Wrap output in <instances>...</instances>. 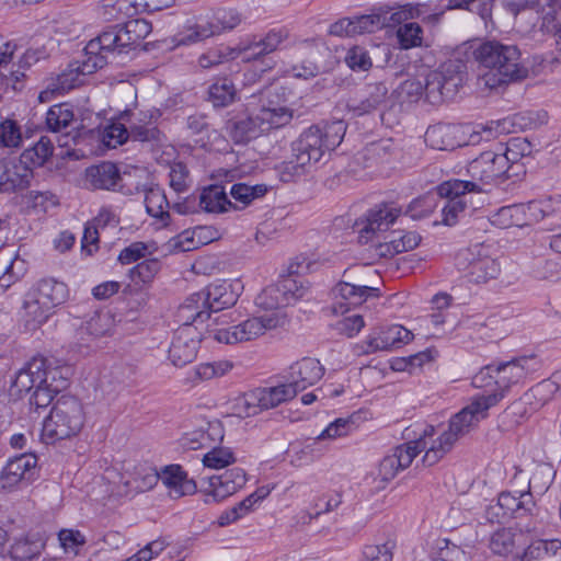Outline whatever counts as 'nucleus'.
Segmentation results:
<instances>
[{"instance_id":"8fccbe9b","label":"nucleus","mask_w":561,"mask_h":561,"mask_svg":"<svg viewBox=\"0 0 561 561\" xmlns=\"http://www.w3.org/2000/svg\"><path fill=\"white\" fill-rule=\"evenodd\" d=\"M181 237L187 243L183 250L191 251L217 240L218 230L211 226H197L192 231H184Z\"/></svg>"},{"instance_id":"49530a36","label":"nucleus","mask_w":561,"mask_h":561,"mask_svg":"<svg viewBox=\"0 0 561 561\" xmlns=\"http://www.w3.org/2000/svg\"><path fill=\"white\" fill-rule=\"evenodd\" d=\"M239 49L240 45L236 48H230L224 45L210 48L201 55L198 58V64L202 68L208 69L238 57L243 59V54L239 53Z\"/></svg>"},{"instance_id":"052dcab7","label":"nucleus","mask_w":561,"mask_h":561,"mask_svg":"<svg viewBox=\"0 0 561 561\" xmlns=\"http://www.w3.org/2000/svg\"><path fill=\"white\" fill-rule=\"evenodd\" d=\"M159 270L160 262L157 259L145 260L129 270V277L135 284L147 285L153 280Z\"/></svg>"},{"instance_id":"79ce46f5","label":"nucleus","mask_w":561,"mask_h":561,"mask_svg":"<svg viewBox=\"0 0 561 561\" xmlns=\"http://www.w3.org/2000/svg\"><path fill=\"white\" fill-rule=\"evenodd\" d=\"M234 367L233 362L228 359H218L196 365L193 369L192 381L194 383L220 378L230 373Z\"/></svg>"},{"instance_id":"6e6d98bb","label":"nucleus","mask_w":561,"mask_h":561,"mask_svg":"<svg viewBox=\"0 0 561 561\" xmlns=\"http://www.w3.org/2000/svg\"><path fill=\"white\" fill-rule=\"evenodd\" d=\"M421 242V236L415 231L392 232L387 241L388 251L401 253L415 249Z\"/></svg>"},{"instance_id":"20e7f679","label":"nucleus","mask_w":561,"mask_h":561,"mask_svg":"<svg viewBox=\"0 0 561 561\" xmlns=\"http://www.w3.org/2000/svg\"><path fill=\"white\" fill-rule=\"evenodd\" d=\"M293 117L291 108L267 100L250 114L230 118L226 129L236 144H247L265 133L285 127Z\"/></svg>"},{"instance_id":"58836bf2","label":"nucleus","mask_w":561,"mask_h":561,"mask_svg":"<svg viewBox=\"0 0 561 561\" xmlns=\"http://www.w3.org/2000/svg\"><path fill=\"white\" fill-rule=\"evenodd\" d=\"M218 35L211 19H199L192 25H187L183 33L175 36L176 45H191Z\"/></svg>"},{"instance_id":"a19ab883","label":"nucleus","mask_w":561,"mask_h":561,"mask_svg":"<svg viewBox=\"0 0 561 561\" xmlns=\"http://www.w3.org/2000/svg\"><path fill=\"white\" fill-rule=\"evenodd\" d=\"M54 153V144L47 136H42L39 140L32 147L25 149L20 159L25 165H30L32 170L44 165Z\"/></svg>"},{"instance_id":"bb28decb","label":"nucleus","mask_w":561,"mask_h":561,"mask_svg":"<svg viewBox=\"0 0 561 561\" xmlns=\"http://www.w3.org/2000/svg\"><path fill=\"white\" fill-rule=\"evenodd\" d=\"M245 482V471L242 468H232L209 478V495L216 502L222 501L242 489Z\"/></svg>"},{"instance_id":"423d86ee","label":"nucleus","mask_w":561,"mask_h":561,"mask_svg":"<svg viewBox=\"0 0 561 561\" xmlns=\"http://www.w3.org/2000/svg\"><path fill=\"white\" fill-rule=\"evenodd\" d=\"M346 124L343 121L324 122L305 129L291 144V152L300 164H314L333 151L343 140Z\"/></svg>"},{"instance_id":"5701e85b","label":"nucleus","mask_w":561,"mask_h":561,"mask_svg":"<svg viewBox=\"0 0 561 561\" xmlns=\"http://www.w3.org/2000/svg\"><path fill=\"white\" fill-rule=\"evenodd\" d=\"M34 176L30 165L19 158L0 159V193L13 194L30 187Z\"/></svg>"},{"instance_id":"9d476101","label":"nucleus","mask_w":561,"mask_h":561,"mask_svg":"<svg viewBox=\"0 0 561 561\" xmlns=\"http://www.w3.org/2000/svg\"><path fill=\"white\" fill-rule=\"evenodd\" d=\"M523 141L518 138L512 139L504 151H484L479 157L469 162L467 172L470 180L466 182H474L480 188V183L490 184L503 176H510L508 171L519 160L523 153L516 151Z\"/></svg>"},{"instance_id":"a18cd8bd","label":"nucleus","mask_w":561,"mask_h":561,"mask_svg":"<svg viewBox=\"0 0 561 561\" xmlns=\"http://www.w3.org/2000/svg\"><path fill=\"white\" fill-rule=\"evenodd\" d=\"M102 10V15L107 21L124 20L140 12L137 0H103Z\"/></svg>"},{"instance_id":"0eeeda50","label":"nucleus","mask_w":561,"mask_h":561,"mask_svg":"<svg viewBox=\"0 0 561 561\" xmlns=\"http://www.w3.org/2000/svg\"><path fill=\"white\" fill-rule=\"evenodd\" d=\"M239 297V285L228 280L209 284L190 295L179 309V318L203 323L211 312L233 306Z\"/></svg>"},{"instance_id":"2eb2a0df","label":"nucleus","mask_w":561,"mask_h":561,"mask_svg":"<svg viewBox=\"0 0 561 561\" xmlns=\"http://www.w3.org/2000/svg\"><path fill=\"white\" fill-rule=\"evenodd\" d=\"M308 294V286L288 275L280 278L277 283L265 287L255 297V305L264 310H275L295 304L306 298Z\"/></svg>"},{"instance_id":"c9c22d12","label":"nucleus","mask_w":561,"mask_h":561,"mask_svg":"<svg viewBox=\"0 0 561 561\" xmlns=\"http://www.w3.org/2000/svg\"><path fill=\"white\" fill-rule=\"evenodd\" d=\"M199 207L206 213L221 214L237 207L229 201L227 193L221 185H209L204 187L199 194Z\"/></svg>"},{"instance_id":"5fc2aeb1","label":"nucleus","mask_w":561,"mask_h":561,"mask_svg":"<svg viewBox=\"0 0 561 561\" xmlns=\"http://www.w3.org/2000/svg\"><path fill=\"white\" fill-rule=\"evenodd\" d=\"M394 549L396 541L390 539L381 543L365 545L359 561H392Z\"/></svg>"},{"instance_id":"4468645a","label":"nucleus","mask_w":561,"mask_h":561,"mask_svg":"<svg viewBox=\"0 0 561 561\" xmlns=\"http://www.w3.org/2000/svg\"><path fill=\"white\" fill-rule=\"evenodd\" d=\"M357 270H363V267L358 266L345 270L343 273L344 279L340 280L332 288V310L334 313L343 314L351 308L364 304L368 297L378 295V288L357 282Z\"/></svg>"},{"instance_id":"f257e3e1","label":"nucleus","mask_w":561,"mask_h":561,"mask_svg":"<svg viewBox=\"0 0 561 561\" xmlns=\"http://www.w3.org/2000/svg\"><path fill=\"white\" fill-rule=\"evenodd\" d=\"M541 366V360L535 354L517 356L511 360L482 367L472 377V386L485 390V393L480 396L486 402L485 405L492 408L514 387L524 386Z\"/></svg>"},{"instance_id":"0e129e2a","label":"nucleus","mask_w":561,"mask_h":561,"mask_svg":"<svg viewBox=\"0 0 561 561\" xmlns=\"http://www.w3.org/2000/svg\"><path fill=\"white\" fill-rule=\"evenodd\" d=\"M342 503V493L339 491L328 492L314 500L313 508L309 515L311 518L329 513L337 508Z\"/></svg>"},{"instance_id":"a878e982","label":"nucleus","mask_w":561,"mask_h":561,"mask_svg":"<svg viewBox=\"0 0 561 561\" xmlns=\"http://www.w3.org/2000/svg\"><path fill=\"white\" fill-rule=\"evenodd\" d=\"M289 37V31L286 27L270 30L264 37H253L249 44H241L239 53L243 54L244 61L256 60L261 56H265L275 51L283 42Z\"/></svg>"},{"instance_id":"7ed1b4c3","label":"nucleus","mask_w":561,"mask_h":561,"mask_svg":"<svg viewBox=\"0 0 561 561\" xmlns=\"http://www.w3.org/2000/svg\"><path fill=\"white\" fill-rule=\"evenodd\" d=\"M473 56L485 69L479 76V83L490 90L503 88L528 76L517 45L496 39L484 41L474 49Z\"/></svg>"},{"instance_id":"c85d7f7f","label":"nucleus","mask_w":561,"mask_h":561,"mask_svg":"<svg viewBox=\"0 0 561 561\" xmlns=\"http://www.w3.org/2000/svg\"><path fill=\"white\" fill-rule=\"evenodd\" d=\"M387 94L388 88L385 83H369L360 91L358 98L350 101L348 108L358 116L368 114L386 101Z\"/></svg>"},{"instance_id":"f3484780","label":"nucleus","mask_w":561,"mask_h":561,"mask_svg":"<svg viewBox=\"0 0 561 561\" xmlns=\"http://www.w3.org/2000/svg\"><path fill=\"white\" fill-rule=\"evenodd\" d=\"M277 322L273 316L253 317L237 325L211 330L209 334L218 343L237 344L259 337L266 330L275 328Z\"/></svg>"},{"instance_id":"a211bd4d","label":"nucleus","mask_w":561,"mask_h":561,"mask_svg":"<svg viewBox=\"0 0 561 561\" xmlns=\"http://www.w3.org/2000/svg\"><path fill=\"white\" fill-rule=\"evenodd\" d=\"M183 324L174 332L169 347L168 358L175 367H184L192 363L201 343V334L192 320L182 319Z\"/></svg>"},{"instance_id":"774afa93","label":"nucleus","mask_w":561,"mask_h":561,"mask_svg":"<svg viewBox=\"0 0 561 561\" xmlns=\"http://www.w3.org/2000/svg\"><path fill=\"white\" fill-rule=\"evenodd\" d=\"M299 156H291V159L279 165V176L283 182H291L302 176L310 164H300Z\"/></svg>"},{"instance_id":"4c0bfd02","label":"nucleus","mask_w":561,"mask_h":561,"mask_svg":"<svg viewBox=\"0 0 561 561\" xmlns=\"http://www.w3.org/2000/svg\"><path fill=\"white\" fill-rule=\"evenodd\" d=\"M561 549V540H535L525 549L513 554V561H538L556 556Z\"/></svg>"},{"instance_id":"393cba45","label":"nucleus","mask_w":561,"mask_h":561,"mask_svg":"<svg viewBox=\"0 0 561 561\" xmlns=\"http://www.w3.org/2000/svg\"><path fill=\"white\" fill-rule=\"evenodd\" d=\"M324 367L319 359L304 357L289 367V383L294 386L296 393L316 385L324 375Z\"/></svg>"},{"instance_id":"f8f14e48","label":"nucleus","mask_w":561,"mask_h":561,"mask_svg":"<svg viewBox=\"0 0 561 561\" xmlns=\"http://www.w3.org/2000/svg\"><path fill=\"white\" fill-rule=\"evenodd\" d=\"M493 248L485 243H474L460 249L455 256V265L466 273L469 282L486 283L500 274V264L492 254Z\"/></svg>"},{"instance_id":"412c9836","label":"nucleus","mask_w":561,"mask_h":561,"mask_svg":"<svg viewBox=\"0 0 561 561\" xmlns=\"http://www.w3.org/2000/svg\"><path fill=\"white\" fill-rule=\"evenodd\" d=\"M115 327L114 314L106 309H100L89 314L76 331V339L80 348L91 350L101 337L113 333Z\"/></svg>"},{"instance_id":"4be33fe9","label":"nucleus","mask_w":561,"mask_h":561,"mask_svg":"<svg viewBox=\"0 0 561 561\" xmlns=\"http://www.w3.org/2000/svg\"><path fill=\"white\" fill-rule=\"evenodd\" d=\"M37 474V457L34 454H21L10 458L2 468L0 486L12 490L21 484H30Z\"/></svg>"},{"instance_id":"bf43d9fd","label":"nucleus","mask_w":561,"mask_h":561,"mask_svg":"<svg viewBox=\"0 0 561 561\" xmlns=\"http://www.w3.org/2000/svg\"><path fill=\"white\" fill-rule=\"evenodd\" d=\"M356 35L375 33L385 27V18L379 9H374L369 14L353 16Z\"/></svg>"},{"instance_id":"e2e57ef3","label":"nucleus","mask_w":561,"mask_h":561,"mask_svg":"<svg viewBox=\"0 0 561 561\" xmlns=\"http://www.w3.org/2000/svg\"><path fill=\"white\" fill-rule=\"evenodd\" d=\"M344 61L353 71L357 72L368 71L373 66V61L367 49L358 45L353 46L347 50Z\"/></svg>"},{"instance_id":"9b49d317","label":"nucleus","mask_w":561,"mask_h":561,"mask_svg":"<svg viewBox=\"0 0 561 561\" xmlns=\"http://www.w3.org/2000/svg\"><path fill=\"white\" fill-rule=\"evenodd\" d=\"M69 296L68 286L64 282L47 277L39 279L31 289L24 301V310L28 320L36 324L44 323L51 310L62 305Z\"/></svg>"},{"instance_id":"dca6fc26","label":"nucleus","mask_w":561,"mask_h":561,"mask_svg":"<svg viewBox=\"0 0 561 561\" xmlns=\"http://www.w3.org/2000/svg\"><path fill=\"white\" fill-rule=\"evenodd\" d=\"M439 203L445 199L442 207V222L446 226H454L458 217L467 207L466 194L481 192L474 182L453 179L443 182L437 186Z\"/></svg>"},{"instance_id":"e433bc0d","label":"nucleus","mask_w":561,"mask_h":561,"mask_svg":"<svg viewBox=\"0 0 561 561\" xmlns=\"http://www.w3.org/2000/svg\"><path fill=\"white\" fill-rule=\"evenodd\" d=\"M133 117L128 129L129 138L142 142L160 141L161 131L152 119L153 114L140 112L137 116L134 114Z\"/></svg>"},{"instance_id":"cd10ccee","label":"nucleus","mask_w":561,"mask_h":561,"mask_svg":"<svg viewBox=\"0 0 561 561\" xmlns=\"http://www.w3.org/2000/svg\"><path fill=\"white\" fill-rule=\"evenodd\" d=\"M145 206L148 215L159 219L163 225H168V220L170 219L169 209L171 208V205L164 191L160 186H151L146 191ZM172 208L179 214H186L190 210L186 204L182 203H174Z\"/></svg>"},{"instance_id":"aec40b11","label":"nucleus","mask_w":561,"mask_h":561,"mask_svg":"<svg viewBox=\"0 0 561 561\" xmlns=\"http://www.w3.org/2000/svg\"><path fill=\"white\" fill-rule=\"evenodd\" d=\"M412 337L411 331L399 324L379 328L374 330L360 345L356 346L357 354H373L399 348L409 343Z\"/></svg>"},{"instance_id":"603ef678","label":"nucleus","mask_w":561,"mask_h":561,"mask_svg":"<svg viewBox=\"0 0 561 561\" xmlns=\"http://www.w3.org/2000/svg\"><path fill=\"white\" fill-rule=\"evenodd\" d=\"M396 36L401 49H411L423 45V28L416 22H408L400 25Z\"/></svg>"},{"instance_id":"2f4dec72","label":"nucleus","mask_w":561,"mask_h":561,"mask_svg":"<svg viewBox=\"0 0 561 561\" xmlns=\"http://www.w3.org/2000/svg\"><path fill=\"white\" fill-rule=\"evenodd\" d=\"M119 180V170L113 162L104 161L85 170V183L93 190H112Z\"/></svg>"},{"instance_id":"ddd939ff","label":"nucleus","mask_w":561,"mask_h":561,"mask_svg":"<svg viewBox=\"0 0 561 561\" xmlns=\"http://www.w3.org/2000/svg\"><path fill=\"white\" fill-rule=\"evenodd\" d=\"M435 434L433 425H425L420 437L401 444L380 461L379 474L383 481H390L396 474L407 469L413 459L423 450H427Z\"/></svg>"},{"instance_id":"13d9d810","label":"nucleus","mask_w":561,"mask_h":561,"mask_svg":"<svg viewBox=\"0 0 561 561\" xmlns=\"http://www.w3.org/2000/svg\"><path fill=\"white\" fill-rule=\"evenodd\" d=\"M22 144L20 124L11 118L0 122V148H18Z\"/></svg>"},{"instance_id":"f03ea898","label":"nucleus","mask_w":561,"mask_h":561,"mask_svg":"<svg viewBox=\"0 0 561 561\" xmlns=\"http://www.w3.org/2000/svg\"><path fill=\"white\" fill-rule=\"evenodd\" d=\"M151 31V23L145 19H131L106 27L87 44L90 59L85 70L101 69L116 56L136 49Z\"/></svg>"},{"instance_id":"6e6552de","label":"nucleus","mask_w":561,"mask_h":561,"mask_svg":"<svg viewBox=\"0 0 561 561\" xmlns=\"http://www.w3.org/2000/svg\"><path fill=\"white\" fill-rule=\"evenodd\" d=\"M422 77L425 101L438 105L457 95L467 79V65L461 59H449Z\"/></svg>"},{"instance_id":"6ab92c4d","label":"nucleus","mask_w":561,"mask_h":561,"mask_svg":"<svg viewBox=\"0 0 561 561\" xmlns=\"http://www.w3.org/2000/svg\"><path fill=\"white\" fill-rule=\"evenodd\" d=\"M297 396L289 382L272 387H260L247 392L243 397L247 415H254L257 410H268L293 400Z\"/></svg>"},{"instance_id":"de8ad7c7","label":"nucleus","mask_w":561,"mask_h":561,"mask_svg":"<svg viewBox=\"0 0 561 561\" xmlns=\"http://www.w3.org/2000/svg\"><path fill=\"white\" fill-rule=\"evenodd\" d=\"M438 190L436 193H426L423 196L414 198L407 207L404 214L414 220L427 218L438 206Z\"/></svg>"},{"instance_id":"473e14b6","label":"nucleus","mask_w":561,"mask_h":561,"mask_svg":"<svg viewBox=\"0 0 561 561\" xmlns=\"http://www.w3.org/2000/svg\"><path fill=\"white\" fill-rule=\"evenodd\" d=\"M43 367V357H34L23 368L19 370L11 389L20 398L28 396L41 380V369Z\"/></svg>"},{"instance_id":"b1692460","label":"nucleus","mask_w":561,"mask_h":561,"mask_svg":"<svg viewBox=\"0 0 561 561\" xmlns=\"http://www.w3.org/2000/svg\"><path fill=\"white\" fill-rule=\"evenodd\" d=\"M403 214V208L394 202L381 203L371 208L359 229V241L367 242L370 234L386 231Z\"/></svg>"},{"instance_id":"69168bd1","label":"nucleus","mask_w":561,"mask_h":561,"mask_svg":"<svg viewBox=\"0 0 561 561\" xmlns=\"http://www.w3.org/2000/svg\"><path fill=\"white\" fill-rule=\"evenodd\" d=\"M218 34L230 31L241 23V14L234 9H219L211 18Z\"/></svg>"},{"instance_id":"f704fd0d","label":"nucleus","mask_w":561,"mask_h":561,"mask_svg":"<svg viewBox=\"0 0 561 561\" xmlns=\"http://www.w3.org/2000/svg\"><path fill=\"white\" fill-rule=\"evenodd\" d=\"M520 206L525 217V226H530L559 211L561 209V199L558 196H547L528 203H520Z\"/></svg>"},{"instance_id":"4d7b16f0","label":"nucleus","mask_w":561,"mask_h":561,"mask_svg":"<svg viewBox=\"0 0 561 561\" xmlns=\"http://www.w3.org/2000/svg\"><path fill=\"white\" fill-rule=\"evenodd\" d=\"M494 0H448V10H467L486 21L491 16Z\"/></svg>"},{"instance_id":"ea45409f","label":"nucleus","mask_w":561,"mask_h":561,"mask_svg":"<svg viewBox=\"0 0 561 561\" xmlns=\"http://www.w3.org/2000/svg\"><path fill=\"white\" fill-rule=\"evenodd\" d=\"M237 88L228 77H220L208 88V100L215 107H226L237 100Z\"/></svg>"},{"instance_id":"338daca9","label":"nucleus","mask_w":561,"mask_h":561,"mask_svg":"<svg viewBox=\"0 0 561 561\" xmlns=\"http://www.w3.org/2000/svg\"><path fill=\"white\" fill-rule=\"evenodd\" d=\"M128 139V128L123 123L113 122L104 129L103 141L107 147L116 148Z\"/></svg>"},{"instance_id":"39448f33","label":"nucleus","mask_w":561,"mask_h":561,"mask_svg":"<svg viewBox=\"0 0 561 561\" xmlns=\"http://www.w3.org/2000/svg\"><path fill=\"white\" fill-rule=\"evenodd\" d=\"M479 394L472 402L456 413L449 421L448 428L440 433L435 439L432 437L431 445L423 456L425 466H434L447 453H449L455 443L467 434L480 420L486 416L490 405Z\"/></svg>"},{"instance_id":"864d4df0","label":"nucleus","mask_w":561,"mask_h":561,"mask_svg":"<svg viewBox=\"0 0 561 561\" xmlns=\"http://www.w3.org/2000/svg\"><path fill=\"white\" fill-rule=\"evenodd\" d=\"M268 188L265 184L250 185L248 183H234L230 188L231 197L240 203L242 207H247L254 199L263 197Z\"/></svg>"},{"instance_id":"c03bdc74","label":"nucleus","mask_w":561,"mask_h":561,"mask_svg":"<svg viewBox=\"0 0 561 561\" xmlns=\"http://www.w3.org/2000/svg\"><path fill=\"white\" fill-rule=\"evenodd\" d=\"M73 108L69 103H59L51 105L47 113L45 123L47 129L53 133H59L66 129L73 121Z\"/></svg>"},{"instance_id":"3c124183","label":"nucleus","mask_w":561,"mask_h":561,"mask_svg":"<svg viewBox=\"0 0 561 561\" xmlns=\"http://www.w3.org/2000/svg\"><path fill=\"white\" fill-rule=\"evenodd\" d=\"M524 218L525 217L520 204H512L499 208L492 215V222L503 229L513 226L524 227Z\"/></svg>"},{"instance_id":"680f3d73","label":"nucleus","mask_w":561,"mask_h":561,"mask_svg":"<svg viewBox=\"0 0 561 561\" xmlns=\"http://www.w3.org/2000/svg\"><path fill=\"white\" fill-rule=\"evenodd\" d=\"M236 461L234 454L227 447H213L203 457V463L210 469H222Z\"/></svg>"},{"instance_id":"72a5a7b5","label":"nucleus","mask_w":561,"mask_h":561,"mask_svg":"<svg viewBox=\"0 0 561 561\" xmlns=\"http://www.w3.org/2000/svg\"><path fill=\"white\" fill-rule=\"evenodd\" d=\"M90 56L87 51V46L84 47V53L82 59L76 64L69 65V67L59 73L56 78H53V82L59 90V94L64 95L76 87L80 85L83 80L82 76L91 75L95 72L98 69H93L91 71L85 70V66L88 64V59Z\"/></svg>"},{"instance_id":"37998d69","label":"nucleus","mask_w":561,"mask_h":561,"mask_svg":"<svg viewBox=\"0 0 561 561\" xmlns=\"http://www.w3.org/2000/svg\"><path fill=\"white\" fill-rule=\"evenodd\" d=\"M43 548L44 542L39 537L27 535L14 541L10 554L14 560L27 561L38 557Z\"/></svg>"},{"instance_id":"09e8293b","label":"nucleus","mask_w":561,"mask_h":561,"mask_svg":"<svg viewBox=\"0 0 561 561\" xmlns=\"http://www.w3.org/2000/svg\"><path fill=\"white\" fill-rule=\"evenodd\" d=\"M68 371L65 367L48 366L47 359L43 357L39 385H45L58 393L68 386Z\"/></svg>"},{"instance_id":"7c9ffc66","label":"nucleus","mask_w":561,"mask_h":561,"mask_svg":"<svg viewBox=\"0 0 561 561\" xmlns=\"http://www.w3.org/2000/svg\"><path fill=\"white\" fill-rule=\"evenodd\" d=\"M525 545V535L522 530L514 528H501L492 534L489 548L500 557L513 558V554L518 552V548Z\"/></svg>"},{"instance_id":"1a4fd4ad","label":"nucleus","mask_w":561,"mask_h":561,"mask_svg":"<svg viewBox=\"0 0 561 561\" xmlns=\"http://www.w3.org/2000/svg\"><path fill=\"white\" fill-rule=\"evenodd\" d=\"M84 424L82 403L72 396H61L55 402L43 423V436L47 443L76 436Z\"/></svg>"},{"instance_id":"c756f323","label":"nucleus","mask_w":561,"mask_h":561,"mask_svg":"<svg viewBox=\"0 0 561 561\" xmlns=\"http://www.w3.org/2000/svg\"><path fill=\"white\" fill-rule=\"evenodd\" d=\"M160 480L169 490V494L175 499L196 491L195 482L187 478V473L180 465L165 466L160 472Z\"/></svg>"}]
</instances>
